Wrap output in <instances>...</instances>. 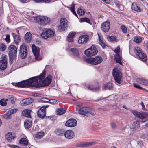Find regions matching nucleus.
Listing matches in <instances>:
<instances>
[{
	"mask_svg": "<svg viewBox=\"0 0 148 148\" xmlns=\"http://www.w3.org/2000/svg\"><path fill=\"white\" fill-rule=\"evenodd\" d=\"M142 40V38L140 36L135 37L134 39V41L137 43H139L141 42Z\"/></svg>",
	"mask_w": 148,
	"mask_h": 148,
	"instance_id": "obj_37",
	"label": "nucleus"
},
{
	"mask_svg": "<svg viewBox=\"0 0 148 148\" xmlns=\"http://www.w3.org/2000/svg\"><path fill=\"white\" fill-rule=\"evenodd\" d=\"M44 135V132H38L35 135V137L36 138L38 139L41 138Z\"/></svg>",
	"mask_w": 148,
	"mask_h": 148,
	"instance_id": "obj_33",
	"label": "nucleus"
},
{
	"mask_svg": "<svg viewBox=\"0 0 148 148\" xmlns=\"http://www.w3.org/2000/svg\"><path fill=\"white\" fill-rule=\"evenodd\" d=\"M35 2L37 3L42 2L44 0H34Z\"/></svg>",
	"mask_w": 148,
	"mask_h": 148,
	"instance_id": "obj_62",
	"label": "nucleus"
},
{
	"mask_svg": "<svg viewBox=\"0 0 148 148\" xmlns=\"http://www.w3.org/2000/svg\"><path fill=\"white\" fill-rule=\"evenodd\" d=\"M88 113H89L92 116H94L96 114L94 110L88 108Z\"/></svg>",
	"mask_w": 148,
	"mask_h": 148,
	"instance_id": "obj_45",
	"label": "nucleus"
},
{
	"mask_svg": "<svg viewBox=\"0 0 148 148\" xmlns=\"http://www.w3.org/2000/svg\"><path fill=\"white\" fill-rule=\"evenodd\" d=\"M67 21L65 18H62L60 20V26L58 27V29L60 32L65 31L68 25L67 23Z\"/></svg>",
	"mask_w": 148,
	"mask_h": 148,
	"instance_id": "obj_12",
	"label": "nucleus"
},
{
	"mask_svg": "<svg viewBox=\"0 0 148 148\" xmlns=\"http://www.w3.org/2000/svg\"><path fill=\"white\" fill-rule=\"evenodd\" d=\"M95 142H87L83 143L81 144V146H88L92 145L95 144Z\"/></svg>",
	"mask_w": 148,
	"mask_h": 148,
	"instance_id": "obj_32",
	"label": "nucleus"
},
{
	"mask_svg": "<svg viewBox=\"0 0 148 148\" xmlns=\"http://www.w3.org/2000/svg\"><path fill=\"white\" fill-rule=\"evenodd\" d=\"M49 102L51 103H58L59 101L53 99H49Z\"/></svg>",
	"mask_w": 148,
	"mask_h": 148,
	"instance_id": "obj_50",
	"label": "nucleus"
},
{
	"mask_svg": "<svg viewBox=\"0 0 148 148\" xmlns=\"http://www.w3.org/2000/svg\"><path fill=\"white\" fill-rule=\"evenodd\" d=\"M87 88L89 90H98V88L97 87L95 88L92 85H88L86 86Z\"/></svg>",
	"mask_w": 148,
	"mask_h": 148,
	"instance_id": "obj_42",
	"label": "nucleus"
},
{
	"mask_svg": "<svg viewBox=\"0 0 148 148\" xmlns=\"http://www.w3.org/2000/svg\"><path fill=\"white\" fill-rule=\"evenodd\" d=\"M132 112L134 115L141 119L142 122H145L148 120V112L140 113L136 110L132 111Z\"/></svg>",
	"mask_w": 148,
	"mask_h": 148,
	"instance_id": "obj_4",
	"label": "nucleus"
},
{
	"mask_svg": "<svg viewBox=\"0 0 148 148\" xmlns=\"http://www.w3.org/2000/svg\"><path fill=\"white\" fill-rule=\"evenodd\" d=\"M32 50L33 53L35 56V58L37 60H38V58L39 55V48L36 47L33 44L32 46Z\"/></svg>",
	"mask_w": 148,
	"mask_h": 148,
	"instance_id": "obj_18",
	"label": "nucleus"
},
{
	"mask_svg": "<svg viewBox=\"0 0 148 148\" xmlns=\"http://www.w3.org/2000/svg\"><path fill=\"white\" fill-rule=\"evenodd\" d=\"M37 22L41 25H46L50 22V18L45 16H37L36 18Z\"/></svg>",
	"mask_w": 148,
	"mask_h": 148,
	"instance_id": "obj_6",
	"label": "nucleus"
},
{
	"mask_svg": "<svg viewBox=\"0 0 148 148\" xmlns=\"http://www.w3.org/2000/svg\"><path fill=\"white\" fill-rule=\"evenodd\" d=\"M131 8L132 10L138 12H140L142 11V10L139 6L135 3H133L132 4Z\"/></svg>",
	"mask_w": 148,
	"mask_h": 148,
	"instance_id": "obj_27",
	"label": "nucleus"
},
{
	"mask_svg": "<svg viewBox=\"0 0 148 148\" xmlns=\"http://www.w3.org/2000/svg\"><path fill=\"white\" fill-rule=\"evenodd\" d=\"M8 49L10 62L11 64L13 63L14 59L16 58L17 50L16 47L13 45H10Z\"/></svg>",
	"mask_w": 148,
	"mask_h": 148,
	"instance_id": "obj_2",
	"label": "nucleus"
},
{
	"mask_svg": "<svg viewBox=\"0 0 148 148\" xmlns=\"http://www.w3.org/2000/svg\"><path fill=\"white\" fill-rule=\"evenodd\" d=\"M19 144L22 146H26L28 145V140L25 138L21 139L19 142Z\"/></svg>",
	"mask_w": 148,
	"mask_h": 148,
	"instance_id": "obj_29",
	"label": "nucleus"
},
{
	"mask_svg": "<svg viewBox=\"0 0 148 148\" xmlns=\"http://www.w3.org/2000/svg\"><path fill=\"white\" fill-rule=\"evenodd\" d=\"M5 40L7 41L10 42V35H7Z\"/></svg>",
	"mask_w": 148,
	"mask_h": 148,
	"instance_id": "obj_58",
	"label": "nucleus"
},
{
	"mask_svg": "<svg viewBox=\"0 0 148 148\" xmlns=\"http://www.w3.org/2000/svg\"><path fill=\"white\" fill-rule=\"evenodd\" d=\"M136 81L140 84L148 86V81L144 79L138 78L136 79Z\"/></svg>",
	"mask_w": 148,
	"mask_h": 148,
	"instance_id": "obj_26",
	"label": "nucleus"
},
{
	"mask_svg": "<svg viewBox=\"0 0 148 148\" xmlns=\"http://www.w3.org/2000/svg\"><path fill=\"white\" fill-rule=\"evenodd\" d=\"M28 105L32 103L33 102V100L31 98H28L26 99Z\"/></svg>",
	"mask_w": 148,
	"mask_h": 148,
	"instance_id": "obj_48",
	"label": "nucleus"
},
{
	"mask_svg": "<svg viewBox=\"0 0 148 148\" xmlns=\"http://www.w3.org/2000/svg\"><path fill=\"white\" fill-rule=\"evenodd\" d=\"M103 86L104 88L106 90H111L113 88L112 83L111 82L104 84Z\"/></svg>",
	"mask_w": 148,
	"mask_h": 148,
	"instance_id": "obj_28",
	"label": "nucleus"
},
{
	"mask_svg": "<svg viewBox=\"0 0 148 148\" xmlns=\"http://www.w3.org/2000/svg\"><path fill=\"white\" fill-rule=\"evenodd\" d=\"M64 133L65 137L67 139H71L74 136V133L71 130H68Z\"/></svg>",
	"mask_w": 148,
	"mask_h": 148,
	"instance_id": "obj_19",
	"label": "nucleus"
},
{
	"mask_svg": "<svg viewBox=\"0 0 148 148\" xmlns=\"http://www.w3.org/2000/svg\"><path fill=\"white\" fill-rule=\"evenodd\" d=\"M32 34L29 32H27L25 35V38L27 42H29L31 40Z\"/></svg>",
	"mask_w": 148,
	"mask_h": 148,
	"instance_id": "obj_30",
	"label": "nucleus"
},
{
	"mask_svg": "<svg viewBox=\"0 0 148 148\" xmlns=\"http://www.w3.org/2000/svg\"><path fill=\"white\" fill-rule=\"evenodd\" d=\"M77 125L76 120L74 119H71L68 120L66 123L65 125L66 126L73 127Z\"/></svg>",
	"mask_w": 148,
	"mask_h": 148,
	"instance_id": "obj_17",
	"label": "nucleus"
},
{
	"mask_svg": "<svg viewBox=\"0 0 148 148\" xmlns=\"http://www.w3.org/2000/svg\"><path fill=\"white\" fill-rule=\"evenodd\" d=\"M45 76V73L43 72L39 76L32 77L28 80L16 83L15 86L23 88L30 86L38 87L39 84H41L42 86H47L51 83L52 77L49 75L43 80Z\"/></svg>",
	"mask_w": 148,
	"mask_h": 148,
	"instance_id": "obj_1",
	"label": "nucleus"
},
{
	"mask_svg": "<svg viewBox=\"0 0 148 148\" xmlns=\"http://www.w3.org/2000/svg\"><path fill=\"white\" fill-rule=\"evenodd\" d=\"M8 99V100L10 101L12 104H14V98L12 95H9Z\"/></svg>",
	"mask_w": 148,
	"mask_h": 148,
	"instance_id": "obj_43",
	"label": "nucleus"
},
{
	"mask_svg": "<svg viewBox=\"0 0 148 148\" xmlns=\"http://www.w3.org/2000/svg\"><path fill=\"white\" fill-rule=\"evenodd\" d=\"M110 26V22L106 21L101 25V30L104 32H108L109 30Z\"/></svg>",
	"mask_w": 148,
	"mask_h": 148,
	"instance_id": "obj_15",
	"label": "nucleus"
},
{
	"mask_svg": "<svg viewBox=\"0 0 148 148\" xmlns=\"http://www.w3.org/2000/svg\"><path fill=\"white\" fill-rule=\"evenodd\" d=\"M108 40L111 42H117L118 40L116 37L114 36H111L108 37Z\"/></svg>",
	"mask_w": 148,
	"mask_h": 148,
	"instance_id": "obj_36",
	"label": "nucleus"
},
{
	"mask_svg": "<svg viewBox=\"0 0 148 148\" xmlns=\"http://www.w3.org/2000/svg\"><path fill=\"white\" fill-rule=\"evenodd\" d=\"M13 148H20L17 145H14V147Z\"/></svg>",
	"mask_w": 148,
	"mask_h": 148,
	"instance_id": "obj_64",
	"label": "nucleus"
},
{
	"mask_svg": "<svg viewBox=\"0 0 148 148\" xmlns=\"http://www.w3.org/2000/svg\"><path fill=\"white\" fill-rule=\"evenodd\" d=\"M116 7H117L121 10H123V8L122 5L119 4H117L116 5Z\"/></svg>",
	"mask_w": 148,
	"mask_h": 148,
	"instance_id": "obj_53",
	"label": "nucleus"
},
{
	"mask_svg": "<svg viewBox=\"0 0 148 148\" xmlns=\"http://www.w3.org/2000/svg\"><path fill=\"white\" fill-rule=\"evenodd\" d=\"M78 14L80 15H82L84 14L85 12L84 9L79 8L77 10Z\"/></svg>",
	"mask_w": 148,
	"mask_h": 148,
	"instance_id": "obj_40",
	"label": "nucleus"
},
{
	"mask_svg": "<svg viewBox=\"0 0 148 148\" xmlns=\"http://www.w3.org/2000/svg\"><path fill=\"white\" fill-rule=\"evenodd\" d=\"M20 103L21 104L22 106L28 105L26 99L21 101L20 102Z\"/></svg>",
	"mask_w": 148,
	"mask_h": 148,
	"instance_id": "obj_47",
	"label": "nucleus"
},
{
	"mask_svg": "<svg viewBox=\"0 0 148 148\" xmlns=\"http://www.w3.org/2000/svg\"><path fill=\"white\" fill-rule=\"evenodd\" d=\"M6 49V46L4 44L0 45V51H4Z\"/></svg>",
	"mask_w": 148,
	"mask_h": 148,
	"instance_id": "obj_41",
	"label": "nucleus"
},
{
	"mask_svg": "<svg viewBox=\"0 0 148 148\" xmlns=\"http://www.w3.org/2000/svg\"><path fill=\"white\" fill-rule=\"evenodd\" d=\"M81 21V22H85L89 23L90 21V19L87 18L85 17L82 18L80 19Z\"/></svg>",
	"mask_w": 148,
	"mask_h": 148,
	"instance_id": "obj_44",
	"label": "nucleus"
},
{
	"mask_svg": "<svg viewBox=\"0 0 148 148\" xmlns=\"http://www.w3.org/2000/svg\"><path fill=\"white\" fill-rule=\"evenodd\" d=\"M112 74L115 82L118 84H121L122 82V73L120 69L115 68L113 70Z\"/></svg>",
	"mask_w": 148,
	"mask_h": 148,
	"instance_id": "obj_3",
	"label": "nucleus"
},
{
	"mask_svg": "<svg viewBox=\"0 0 148 148\" xmlns=\"http://www.w3.org/2000/svg\"><path fill=\"white\" fill-rule=\"evenodd\" d=\"M111 127L112 129H115L116 127V124L113 122H112L111 123Z\"/></svg>",
	"mask_w": 148,
	"mask_h": 148,
	"instance_id": "obj_56",
	"label": "nucleus"
},
{
	"mask_svg": "<svg viewBox=\"0 0 148 148\" xmlns=\"http://www.w3.org/2000/svg\"><path fill=\"white\" fill-rule=\"evenodd\" d=\"M143 139H145L146 138H148V134H146L145 135L143 136Z\"/></svg>",
	"mask_w": 148,
	"mask_h": 148,
	"instance_id": "obj_63",
	"label": "nucleus"
},
{
	"mask_svg": "<svg viewBox=\"0 0 148 148\" xmlns=\"http://www.w3.org/2000/svg\"><path fill=\"white\" fill-rule=\"evenodd\" d=\"M66 112L65 110L63 108L58 109L56 111V114L57 115H61L64 114Z\"/></svg>",
	"mask_w": 148,
	"mask_h": 148,
	"instance_id": "obj_31",
	"label": "nucleus"
},
{
	"mask_svg": "<svg viewBox=\"0 0 148 148\" xmlns=\"http://www.w3.org/2000/svg\"><path fill=\"white\" fill-rule=\"evenodd\" d=\"M19 54L22 59L25 58L27 55V48L26 45L23 44L20 47Z\"/></svg>",
	"mask_w": 148,
	"mask_h": 148,
	"instance_id": "obj_11",
	"label": "nucleus"
},
{
	"mask_svg": "<svg viewBox=\"0 0 148 148\" xmlns=\"http://www.w3.org/2000/svg\"><path fill=\"white\" fill-rule=\"evenodd\" d=\"M89 40V36L88 35H82L79 37L78 40L79 43H86Z\"/></svg>",
	"mask_w": 148,
	"mask_h": 148,
	"instance_id": "obj_20",
	"label": "nucleus"
},
{
	"mask_svg": "<svg viewBox=\"0 0 148 148\" xmlns=\"http://www.w3.org/2000/svg\"><path fill=\"white\" fill-rule=\"evenodd\" d=\"M8 101V99H1L0 100V104L2 106H5L6 104V101Z\"/></svg>",
	"mask_w": 148,
	"mask_h": 148,
	"instance_id": "obj_38",
	"label": "nucleus"
},
{
	"mask_svg": "<svg viewBox=\"0 0 148 148\" xmlns=\"http://www.w3.org/2000/svg\"><path fill=\"white\" fill-rule=\"evenodd\" d=\"M49 99L47 98H41V101L44 102H48L49 101Z\"/></svg>",
	"mask_w": 148,
	"mask_h": 148,
	"instance_id": "obj_55",
	"label": "nucleus"
},
{
	"mask_svg": "<svg viewBox=\"0 0 148 148\" xmlns=\"http://www.w3.org/2000/svg\"><path fill=\"white\" fill-rule=\"evenodd\" d=\"M48 106H44L41 107L38 110L37 114L38 117L42 118H44L45 116V110Z\"/></svg>",
	"mask_w": 148,
	"mask_h": 148,
	"instance_id": "obj_14",
	"label": "nucleus"
},
{
	"mask_svg": "<svg viewBox=\"0 0 148 148\" xmlns=\"http://www.w3.org/2000/svg\"><path fill=\"white\" fill-rule=\"evenodd\" d=\"M24 125L25 128H29L32 125V122L29 121H26L24 123Z\"/></svg>",
	"mask_w": 148,
	"mask_h": 148,
	"instance_id": "obj_34",
	"label": "nucleus"
},
{
	"mask_svg": "<svg viewBox=\"0 0 148 148\" xmlns=\"http://www.w3.org/2000/svg\"><path fill=\"white\" fill-rule=\"evenodd\" d=\"M17 111V109L16 108L13 109L9 111L11 114H12L15 113Z\"/></svg>",
	"mask_w": 148,
	"mask_h": 148,
	"instance_id": "obj_54",
	"label": "nucleus"
},
{
	"mask_svg": "<svg viewBox=\"0 0 148 148\" xmlns=\"http://www.w3.org/2000/svg\"><path fill=\"white\" fill-rule=\"evenodd\" d=\"M72 6L70 7V9L71 12L73 11L74 12L75 5L74 4L72 3Z\"/></svg>",
	"mask_w": 148,
	"mask_h": 148,
	"instance_id": "obj_57",
	"label": "nucleus"
},
{
	"mask_svg": "<svg viewBox=\"0 0 148 148\" xmlns=\"http://www.w3.org/2000/svg\"><path fill=\"white\" fill-rule=\"evenodd\" d=\"M98 36L99 37V44L101 45V46L103 48H104L105 46V44L102 42V41L99 38V34H98Z\"/></svg>",
	"mask_w": 148,
	"mask_h": 148,
	"instance_id": "obj_51",
	"label": "nucleus"
},
{
	"mask_svg": "<svg viewBox=\"0 0 148 148\" xmlns=\"http://www.w3.org/2000/svg\"><path fill=\"white\" fill-rule=\"evenodd\" d=\"M141 104L142 106V108L144 110H145V106H144V105L143 104V102H141Z\"/></svg>",
	"mask_w": 148,
	"mask_h": 148,
	"instance_id": "obj_61",
	"label": "nucleus"
},
{
	"mask_svg": "<svg viewBox=\"0 0 148 148\" xmlns=\"http://www.w3.org/2000/svg\"><path fill=\"white\" fill-rule=\"evenodd\" d=\"M12 34L13 36L14 42L15 43L16 45H18L21 41V38L20 36L19 35L14 33H12Z\"/></svg>",
	"mask_w": 148,
	"mask_h": 148,
	"instance_id": "obj_21",
	"label": "nucleus"
},
{
	"mask_svg": "<svg viewBox=\"0 0 148 148\" xmlns=\"http://www.w3.org/2000/svg\"><path fill=\"white\" fill-rule=\"evenodd\" d=\"M102 58L101 57L97 56L94 58H88L86 60V62L87 63H90L92 64L96 65L99 64L102 62Z\"/></svg>",
	"mask_w": 148,
	"mask_h": 148,
	"instance_id": "obj_5",
	"label": "nucleus"
},
{
	"mask_svg": "<svg viewBox=\"0 0 148 148\" xmlns=\"http://www.w3.org/2000/svg\"><path fill=\"white\" fill-rule=\"evenodd\" d=\"M133 85L134 86V87H135L137 88H138L139 89H143V88L141 87L138 84H136L135 83H134L133 84Z\"/></svg>",
	"mask_w": 148,
	"mask_h": 148,
	"instance_id": "obj_52",
	"label": "nucleus"
},
{
	"mask_svg": "<svg viewBox=\"0 0 148 148\" xmlns=\"http://www.w3.org/2000/svg\"><path fill=\"white\" fill-rule=\"evenodd\" d=\"M54 132L57 135H61L64 133L62 130L60 129H56L55 130Z\"/></svg>",
	"mask_w": 148,
	"mask_h": 148,
	"instance_id": "obj_35",
	"label": "nucleus"
},
{
	"mask_svg": "<svg viewBox=\"0 0 148 148\" xmlns=\"http://www.w3.org/2000/svg\"><path fill=\"white\" fill-rule=\"evenodd\" d=\"M84 53L87 56H92L97 54L98 51L95 46L92 45L90 48L85 50Z\"/></svg>",
	"mask_w": 148,
	"mask_h": 148,
	"instance_id": "obj_8",
	"label": "nucleus"
},
{
	"mask_svg": "<svg viewBox=\"0 0 148 148\" xmlns=\"http://www.w3.org/2000/svg\"><path fill=\"white\" fill-rule=\"evenodd\" d=\"M11 114H12L10 113V112L8 111L5 116V118L7 119H10L11 118L10 116L11 115Z\"/></svg>",
	"mask_w": 148,
	"mask_h": 148,
	"instance_id": "obj_49",
	"label": "nucleus"
},
{
	"mask_svg": "<svg viewBox=\"0 0 148 148\" xmlns=\"http://www.w3.org/2000/svg\"><path fill=\"white\" fill-rule=\"evenodd\" d=\"M54 34V32L53 30L46 29L43 30L41 34V36L42 38L47 39L49 37H53Z\"/></svg>",
	"mask_w": 148,
	"mask_h": 148,
	"instance_id": "obj_10",
	"label": "nucleus"
},
{
	"mask_svg": "<svg viewBox=\"0 0 148 148\" xmlns=\"http://www.w3.org/2000/svg\"><path fill=\"white\" fill-rule=\"evenodd\" d=\"M8 56L3 54L1 56L0 60V69L3 70L6 68L7 66Z\"/></svg>",
	"mask_w": 148,
	"mask_h": 148,
	"instance_id": "obj_9",
	"label": "nucleus"
},
{
	"mask_svg": "<svg viewBox=\"0 0 148 148\" xmlns=\"http://www.w3.org/2000/svg\"><path fill=\"white\" fill-rule=\"evenodd\" d=\"M19 1L22 3H25L29 1V0H19Z\"/></svg>",
	"mask_w": 148,
	"mask_h": 148,
	"instance_id": "obj_59",
	"label": "nucleus"
},
{
	"mask_svg": "<svg viewBox=\"0 0 148 148\" xmlns=\"http://www.w3.org/2000/svg\"><path fill=\"white\" fill-rule=\"evenodd\" d=\"M140 127V123L138 121H136L133 122L130 127L131 132L133 133L137 130Z\"/></svg>",
	"mask_w": 148,
	"mask_h": 148,
	"instance_id": "obj_16",
	"label": "nucleus"
},
{
	"mask_svg": "<svg viewBox=\"0 0 148 148\" xmlns=\"http://www.w3.org/2000/svg\"><path fill=\"white\" fill-rule=\"evenodd\" d=\"M5 138L8 141H11L14 139L15 137L14 136L12 133L9 132L5 135Z\"/></svg>",
	"mask_w": 148,
	"mask_h": 148,
	"instance_id": "obj_25",
	"label": "nucleus"
},
{
	"mask_svg": "<svg viewBox=\"0 0 148 148\" xmlns=\"http://www.w3.org/2000/svg\"><path fill=\"white\" fill-rule=\"evenodd\" d=\"M75 34L76 33L73 32L68 34L67 37V40L69 42H73V38Z\"/></svg>",
	"mask_w": 148,
	"mask_h": 148,
	"instance_id": "obj_23",
	"label": "nucleus"
},
{
	"mask_svg": "<svg viewBox=\"0 0 148 148\" xmlns=\"http://www.w3.org/2000/svg\"><path fill=\"white\" fill-rule=\"evenodd\" d=\"M134 52L137 56L142 61L146 62L147 60L146 56L141 51V49L139 47H136L134 48Z\"/></svg>",
	"mask_w": 148,
	"mask_h": 148,
	"instance_id": "obj_7",
	"label": "nucleus"
},
{
	"mask_svg": "<svg viewBox=\"0 0 148 148\" xmlns=\"http://www.w3.org/2000/svg\"><path fill=\"white\" fill-rule=\"evenodd\" d=\"M31 111L29 109H27L24 110L22 112L23 115L25 116L28 118H31L30 113Z\"/></svg>",
	"mask_w": 148,
	"mask_h": 148,
	"instance_id": "obj_24",
	"label": "nucleus"
},
{
	"mask_svg": "<svg viewBox=\"0 0 148 148\" xmlns=\"http://www.w3.org/2000/svg\"><path fill=\"white\" fill-rule=\"evenodd\" d=\"M103 1L105 2V3H107V4H109L110 2V0H102Z\"/></svg>",
	"mask_w": 148,
	"mask_h": 148,
	"instance_id": "obj_60",
	"label": "nucleus"
},
{
	"mask_svg": "<svg viewBox=\"0 0 148 148\" xmlns=\"http://www.w3.org/2000/svg\"><path fill=\"white\" fill-rule=\"evenodd\" d=\"M121 28L123 32L125 33L127 32V28L124 25H121Z\"/></svg>",
	"mask_w": 148,
	"mask_h": 148,
	"instance_id": "obj_46",
	"label": "nucleus"
},
{
	"mask_svg": "<svg viewBox=\"0 0 148 148\" xmlns=\"http://www.w3.org/2000/svg\"><path fill=\"white\" fill-rule=\"evenodd\" d=\"M88 108L87 107H82L80 108L79 110V113L82 115L87 116Z\"/></svg>",
	"mask_w": 148,
	"mask_h": 148,
	"instance_id": "obj_22",
	"label": "nucleus"
},
{
	"mask_svg": "<svg viewBox=\"0 0 148 148\" xmlns=\"http://www.w3.org/2000/svg\"><path fill=\"white\" fill-rule=\"evenodd\" d=\"M120 47L119 46H118L114 51V52L116 53L115 56V59L116 62L119 63L121 64L122 63L121 62V53L120 52Z\"/></svg>",
	"mask_w": 148,
	"mask_h": 148,
	"instance_id": "obj_13",
	"label": "nucleus"
},
{
	"mask_svg": "<svg viewBox=\"0 0 148 148\" xmlns=\"http://www.w3.org/2000/svg\"><path fill=\"white\" fill-rule=\"evenodd\" d=\"M71 51L74 55L78 56L79 54L77 50L75 48H71Z\"/></svg>",
	"mask_w": 148,
	"mask_h": 148,
	"instance_id": "obj_39",
	"label": "nucleus"
}]
</instances>
